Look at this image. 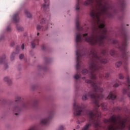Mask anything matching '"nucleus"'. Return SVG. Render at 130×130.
I'll return each instance as SVG.
<instances>
[{"instance_id": "nucleus-15", "label": "nucleus", "mask_w": 130, "mask_h": 130, "mask_svg": "<svg viewBox=\"0 0 130 130\" xmlns=\"http://www.w3.org/2000/svg\"><path fill=\"white\" fill-rule=\"evenodd\" d=\"M4 81L5 82H7V83H8L9 85H11V84H12V80L8 77H6L4 78Z\"/></svg>"}, {"instance_id": "nucleus-3", "label": "nucleus", "mask_w": 130, "mask_h": 130, "mask_svg": "<svg viewBox=\"0 0 130 130\" xmlns=\"http://www.w3.org/2000/svg\"><path fill=\"white\" fill-rule=\"evenodd\" d=\"M121 36L123 38V41L120 45L117 40H114L113 43L114 44H117L119 49L121 52V57L124 61L125 64L127 63V60H128V57L130 56L129 54L127 52L126 47L127 46V41L128 40V36H127V32L125 30H123L121 32Z\"/></svg>"}, {"instance_id": "nucleus-14", "label": "nucleus", "mask_w": 130, "mask_h": 130, "mask_svg": "<svg viewBox=\"0 0 130 130\" xmlns=\"http://www.w3.org/2000/svg\"><path fill=\"white\" fill-rule=\"evenodd\" d=\"M101 106L102 108V110L104 111H106V110H107V104L103 103V104H101Z\"/></svg>"}, {"instance_id": "nucleus-5", "label": "nucleus", "mask_w": 130, "mask_h": 130, "mask_svg": "<svg viewBox=\"0 0 130 130\" xmlns=\"http://www.w3.org/2000/svg\"><path fill=\"white\" fill-rule=\"evenodd\" d=\"M29 105V103H22L21 105V107H19V106H15L12 109V110L15 112H20L21 111V108H27Z\"/></svg>"}, {"instance_id": "nucleus-17", "label": "nucleus", "mask_w": 130, "mask_h": 130, "mask_svg": "<svg viewBox=\"0 0 130 130\" xmlns=\"http://www.w3.org/2000/svg\"><path fill=\"white\" fill-rule=\"evenodd\" d=\"M37 30H42V31H44L45 30H47L48 28H46L45 29L43 28L42 26H41L40 25H38L37 27Z\"/></svg>"}, {"instance_id": "nucleus-35", "label": "nucleus", "mask_w": 130, "mask_h": 130, "mask_svg": "<svg viewBox=\"0 0 130 130\" xmlns=\"http://www.w3.org/2000/svg\"><path fill=\"white\" fill-rule=\"evenodd\" d=\"M19 46H17L16 47V52H17V53H18V52H19Z\"/></svg>"}, {"instance_id": "nucleus-6", "label": "nucleus", "mask_w": 130, "mask_h": 130, "mask_svg": "<svg viewBox=\"0 0 130 130\" xmlns=\"http://www.w3.org/2000/svg\"><path fill=\"white\" fill-rule=\"evenodd\" d=\"M52 116H53V113L52 112L50 113L49 117L48 118H46L42 119L41 120V123L42 124H44V125H46V124H48Z\"/></svg>"}, {"instance_id": "nucleus-16", "label": "nucleus", "mask_w": 130, "mask_h": 130, "mask_svg": "<svg viewBox=\"0 0 130 130\" xmlns=\"http://www.w3.org/2000/svg\"><path fill=\"white\" fill-rule=\"evenodd\" d=\"M120 85H122L121 82L117 80V82L113 85V87H114L115 88H117V87H119Z\"/></svg>"}, {"instance_id": "nucleus-41", "label": "nucleus", "mask_w": 130, "mask_h": 130, "mask_svg": "<svg viewBox=\"0 0 130 130\" xmlns=\"http://www.w3.org/2000/svg\"><path fill=\"white\" fill-rule=\"evenodd\" d=\"M82 79H85V77L82 78Z\"/></svg>"}, {"instance_id": "nucleus-29", "label": "nucleus", "mask_w": 130, "mask_h": 130, "mask_svg": "<svg viewBox=\"0 0 130 130\" xmlns=\"http://www.w3.org/2000/svg\"><path fill=\"white\" fill-rule=\"evenodd\" d=\"M19 58L20 59H23V58H24V54H20L19 55Z\"/></svg>"}, {"instance_id": "nucleus-13", "label": "nucleus", "mask_w": 130, "mask_h": 130, "mask_svg": "<svg viewBox=\"0 0 130 130\" xmlns=\"http://www.w3.org/2000/svg\"><path fill=\"white\" fill-rule=\"evenodd\" d=\"M39 41V40H38V38H37L34 41L31 42V46L32 47V48H35V45H36V44H37V43H38Z\"/></svg>"}, {"instance_id": "nucleus-9", "label": "nucleus", "mask_w": 130, "mask_h": 130, "mask_svg": "<svg viewBox=\"0 0 130 130\" xmlns=\"http://www.w3.org/2000/svg\"><path fill=\"white\" fill-rule=\"evenodd\" d=\"M116 99V92L111 91L109 95L107 97V99H111V100H114Z\"/></svg>"}, {"instance_id": "nucleus-32", "label": "nucleus", "mask_w": 130, "mask_h": 130, "mask_svg": "<svg viewBox=\"0 0 130 130\" xmlns=\"http://www.w3.org/2000/svg\"><path fill=\"white\" fill-rule=\"evenodd\" d=\"M37 104H38V102L37 101H36L34 102L33 104V106L35 107V106H37Z\"/></svg>"}, {"instance_id": "nucleus-1", "label": "nucleus", "mask_w": 130, "mask_h": 130, "mask_svg": "<svg viewBox=\"0 0 130 130\" xmlns=\"http://www.w3.org/2000/svg\"><path fill=\"white\" fill-rule=\"evenodd\" d=\"M96 7L90 12V16L93 21L92 27L91 36H88V34H82L79 31L76 34V42L77 47H79L80 43L83 41V38L85 41L91 44V45H99L103 47L105 46L104 39H107V29L105 27V21L101 20V17L105 16L108 18H113L114 14L118 13V10L114 9L106 0H95ZM94 4V0H87L84 5L89 6Z\"/></svg>"}, {"instance_id": "nucleus-33", "label": "nucleus", "mask_w": 130, "mask_h": 130, "mask_svg": "<svg viewBox=\"0 0 130 130\" xmlns=\"http://www.w3.org/2000/svg\"><path fill=\"white\" fill-rule=\"evenodd\" d=\"M41 47L42 49H43V50H44L45 49V45H42Z\"/></svg>"}, {"instance_id": "nucleus-36", "label": "nucleus", "mask_w": 130, "mask_h": 130, "mask_svg": "<svg viewBox=\"0 0 130 130\" xmlns=\"http://www.w3.org/2000/svg\"><path fill=\"white\" fill-rule=\"evenodd\" d=\"M14 45H15V43L14 42H12L11 43V46H14Z\"/></svg>"}, {"instance_id": "nucleus-21", "label": "nucleus", "mask_w": 130, "mask_h": 130, "mask_svg": "<svg viewBox=\"0 0 130 130\" xmlns=\"http://www.w3.org/2000/svg\"><path fill=\"white\" fill-rule=\"evenodd\" d=\"M16 28L18 31H23V30H24V28L22 26H20L19 25H17Z\"/></svg>"}, {"instance_id": "nucleus-24", "label": "nucleus", "mask_w": 130, "mask_h": 130, "mask_svg": "<svg viewBox=\"0 0 130 130\" xmlns=\"http://www.w3.org/2000/svg\"><path fill=\"white\" fill-rule=\"evenodd\" d=\"M82 74L83 75H86V74H88V70L84 69L82 71Z\"/></svg>"}, {"instance_id": "nucleus-28", "label": "nucleus", "mask_w": 130, "mask_h": 130, "mask_svg": "<svg viewBox=\"0 0 130 130\" xmlns=\"http://www.w3.org/2000/svg\"><path fill=\"white\" fill-rule=\"evenodd\" d=\"M64 127H63V125H60L59 127V130H64Z\"/></svg>"}, {"instance_id": "nucleus-42", "label": "nucleus", "mask_w": 130, "mask_h": 130, "mask_svg": "<svg viewBox=\"0 0 130 130\" xmlns=\"http://www.w3.org/2000/svg\"><path fill=\"white\" fill-rule=\"evenodd\" d=\"M78 127L79 128V127H80V126H78Z\"/></svg>"}, {"instance_id": "nucleus-10", "label": "nucleus", "mask_w": 130, "mask_h": 130, "mask_svg": "<svg viewBox=\"0 0 130 130\" xmlns=\"http://www.w3.org/2000/svg\"><path fill=\"white\" fill-rule=\"evenodd\" d=\"M12 20L14 23H18L20 21V17H19V13H15L12 17Z\"/></svg>"}, {"instance_id": "nucleus-22", "label": "nucleus", "mask_w": 130, "mask_h": 130, "mask_svg": "<svg viewBox=\"0 0 130 130\" xmlns=\"http://www.w3.org/2000/svg\"><path fill=\"white\" fill-rule=\"evenodd\" d=\"M16 55V53L13 52L11 56V60H14L15 58V56Z\"/></svg>"}, {"instance_id": "nucleus-23", "label": "nucleus", "mask_w": 130, "mask_h": 130, "mask_svg": "<svg viewBox=\"0 0 130 130\" xmlns=\"http://www.w3.org/2000/svg\"><path fill=\"white\" fill-rule=\"evenodd\" d=\"M110 54L111 55L113 56L115 54V51H114V50L112 49L110 51Z\"/></svg>"}, {"instance_id": "nucleus-43", "label": "nucleus", "mask_w": 130, "mask_h": 130, "mask_svg": "<svg viewBox=\"0 0 130 130\" xmlns=\"http://www.w3.org/2000/svg\"><path fill=\"white\" fill-rule=\"evenodd\" d=\"M74 130H76V129H74Z\"/></svg>"}, {"instance_id": "nucleus-39", "label": "nucleus", "mask_w": 130, "mask_h": 130, "mask_svg": "<svg viewBox=\"0 0 130 130\" xmlns=\"http://www.w3.org/2000/svg\"><path fill=\"white\" fill-rule=\"evenodd\" d=\"M15 114V115H18L19 114L16 113Z\"/></svg>"}, {"instance_id": "nucleus-20", "label": "nucleus", "mask_w": 130, "mask_h": 130, "mask_svg": "<svg viewBox=\"0 0 130 130\" xmlns=\"http://www.w3.org/2000/svg\"><path fill=\"white\" fill-rule=\"evenodd\" d=\"M122 64V62L118 61L116 63V67L117 68H119V67H120V66H121Z\"/></svg>"}, {"instance_id": "nucleus-31", "label": "nucleus", "mask_w": 130, "mask_h": 130, "mask_svg": "<svg viewBox=\"0 0 130 130\" xmlns=\"http://www.w3.org/2000/svg\"><path fill=\"white\" fill-rule=\"evenodd\" d=\"M105 78L108 79V78H109V73H106Z\"/></svg>"}, {"instance_id": "nucleus-8", "label": "nucleus", "mask_w": 130, "mask_h": 130, "mask_svg": "<svg viewBox=\"0 0 130 130\" xmlns=\"http://www.w3.org/2000/svg\"><path fill=\"white\" fill-rule=\"evenodd\" d=\"M76 27L77 31H83V27L81 26L79 21V16H77L76 19Z\"/></svg>"}, {"instance_id": "nucleus-34", "label": "nucleus", "mask_w": 130, "mask_h": 130, "mask_svg": "<svg viewBox=\"0 0 130 130\" xmlns=\"http://www.w3.org/2000/svg\"><path fill=\"white\" fill-rule=\"evenodd\" d=\"M7 31H11V27L8 26L7 27Z\"/></svg>"}, {"instance_id": "nucleus-38", "label": "nucleus", "mask_w": 130, "mask_h": 130, "mask_svg": "<svg viewBox=\"0 0 130 130\" xmlns=\"http://www.w3.org/2000/svg\"><path fill=\"white\" fill-rule=\"evenodd\" d=\"M124 69L126 70H127V68H126V67H124Z\"/></svg>"}, {"instance_id": "nucleus-40", "label": "nucleus", "mask_w": 130, "mask_h": 130, "mask_svg": "<svg viewBox=\"0 0 130 130\" xmlns=\"http://www.w3.org/2000/svg\"><path fill=\"white\" fill-rule=\"evenodd\" d=\"M37 35H38V36L39 35V32H38V33H37Z\"/></svg>"}, {"instance_id": "nucleus-4", "label": "nucleus", "mask_w": 130, "mask_h": 130, "mask_svg": "<svg viewBox=\"0 0 130 130\" xmlns=\"http://www.w3.org/2000/svg\"><path fill=\"white\" fill-rule=\"evenodd\" d=\"M76 70L77 74L74 76V78L76 80H79L81 78V75H80V69L81 68V59L83 55H86V53H82V51L79 49L76 51Z\"/></svg>"}, {"instance_id": "nucleus-26", "label": "nucleus", "mask_w": 130, "mask_h": 130, "mask_svg": "<svg viewBox=\"0 0 130 130\" xmlns=\"http://www.w3.org/2000/svg\"><path fill=\"white\" fill-rule=\"evenodd\" d=\"M21 100V98L20 96H17L16 98L15 102H18V101H20Z\"/></svg>"}, {"instance_id": "nucleus-30", "label": "nucleus", "mask_w": 130, "mask_h": 130, "mask_svg": "<svg viewBox=\"0 0 130 130\" xmlns=\"http://www.w3.org/2000/svg\"><path fill=\"white\" fill-rule=\"evenodd\" d=\"M41 24H45V20H44V18H43L41 21Z\"/></svg>"}, {"instance_id": "nucleus-2", "label": "nucleus", "mask_w": 130, "mask_h": 130, "mask_svg": "<svg viewBox=\"0 0 130 130\" xmlns=\"http://www.w3.org/2000/svg\"><path fill=\"white\" fill-rule=\"evenodd\" d=\"M88 57H91L89 61V69L90 71L89 73L90 79L92 80H86L85 82L87 84H91L92 90L89 92L87 94L83 95L82 96V100L84 101L87 100V99H88L87 97L89 96V97L92 99V101L96 108L92 110H87L85 109V105H82V106H81L79 105H77V102H74L73 104V109L74 110V114L75 116H79V115H81V114H83V113H85L86 115H88L86 111H94L95 112L94 113V114L95 116V118L98 117L99 119H100L101 112L98 111V108L100 107V104H99L100 100L104 98V95L102 94V92H103L104 90L103 88L100 87L101 82L96 81L95 80L97 79L96 76L98 74L100 79L104 78V75L100 73L99 71L100 70H102V65L101 63H107L108 60L107 59L104 58V57L98 55L97 51L94 49L91 50L90 54L88 55Z\"/></svg>"}, {"instance_id": "nucleus-18", "label": "nucleus", "mask_w": 130, "mask_h": 130, "mask_svg": "<svg viewBox=\"0 0 130 130\" xmlns=\"http://www.w3.org/2000/svg\"><path fill=\"white\" fill-rule=\"evenodd\" d=\"M25 14L26 15L27 18H31L32 17V15L27 10L25 11Z\"/></svg>"}, {"instance_id": "nucleus-25", "label": "nucleus", "mask_w": 130, "mask_h": 130, "mask_svg": "<svg viewBox=\"0 0 130 130\" xmlns=\"http://www.w3.org/2000/svg\"><path fill=\"white\" fill-rule=\"evenodd\" d=\"M124 77L122 75V74H119V78L121 80H122V79H124Z\"/></svg>"}, {"instance_id": "nucleus-11", "label": "nucleus", "mask_w": 130, "mask_h": 130, "mask_svg": "<svg viewBox=\"0 0 130 130\" xmlns=\"http://www.w3.org/2000/svg\"><path fill=\"white\" fill-rule=\"evenodd\" d=\"M45 4L42 6V9H43L44 11H47L49 6V0H44Z\"/></svg>"}, {"instance_id": "nucleus-7", "label": "nucleus", "mask_w": 130, "mask_h": 130, "mask_svg": "<svg viewBox=\"0 0 130 130\" xmlns=\"http://www.w3.org/2000/svg\"><path fill=\"white\" fill-rule=\"evenodd\" d=\"M119 4V10L120 12H123L125 9V1L124 0H118Z\"/></svg>"}, {"instance_id": "nucleus-27", "label": "nucleus", "mask_w": 130, "mask_h": 130, "mask_svg": "<svg viewBox=\"0 0 130 130\" xmlns=\"http://www.w3.org/2000/svg\"><path fill=\"white\" fill-rule=\"evenodd\" d=\"M29 130H38V129L37 128V127L33 126L31 128H30Z\"/></svg>"}, {"instance_id": "nucleus-12", "label": "nucleus", "mask_w": 130, "mask_h": 130, "mask_svg": "<svg viewBox=\"0 0 130 130\" xmlns=\"http://www.w3.org/2000/svg\"><path fill=\"white\" fill-rule=\"evenodd\" d=\"M0 63H4L5 69H8V65L6 63V55H4L2 57L0 58Z\"/></svg>"}, {"instance_id": "nucleus-37", "label": "nucleus", "mask_w": 130, "mask_h": 130, "mask_svg": "<svg viewBox=\"0 0 130 130\" xmlns=\"http://www.w3.org/2000/svg\"><path fill=\"white\" fill-rule=\"evenodd\" d=\"M21 48H22V50L24 49V48H25V46H24V44H23L22 45Z\"/></svg>"}, {"instance_id": "nucleus-19", "label": "nucleus", "mask_w": 130, "mask_h": 130, "mask_svg": "<svg viewBox=\"0 0 130 130\" xmlns=\"http://www.w3.org/2000/svg\"><path fill=\"white\" fill-rule=\"evenodd\" d=\"M108 51L107 50H104L102 52V54L104 55V56H105L106 55H107Z\"/></svg>"}]
</instances>
